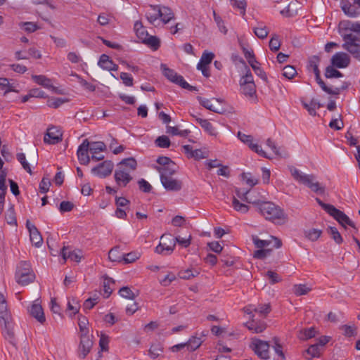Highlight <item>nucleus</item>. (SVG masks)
Segmentation results:
<instances>
[{"label":"nucleus","instance_id":"nucleus-12","mask_svg":"<svg viewBox=\"0 0 360 360\" xmlns=\"http://www.w3.org/2000/svg\"><path fill=\"white\" fill-rule=\"evenodd\" d=\"M26 227L29 231L30 238L32 243L37 248L41 247L43 243V238L37 227L29 220L26 221Z\"/></svg>","mask_w":360,"mask_h":360},{"label":"nucleus","instance_id":"nucleus-44","mask_svg":"<svg viewBox=\"0 0 360 360\" xmlns=\"http://www.w3.org/2000/svg\"><path fill=\"white\" fill-rule=\"evenodd\" d=\"M186 343L188 350L194 351L201 345L202 340L200 338L192 337Z\"/></svg>","mask_w":360,"mask_h":360},{"label":"nucleus","instance_id":"nucleus-63","mask_svg":"<svg viewBox=\"0 0 360 360\" xmlns=\"http://www.w3.org/2000/svg\"><path fill=\"white\" fill-rule=\"evenodd\" d=\"M316 333V330L314 327L304 329L303 331L301 332L302 336H301L300 338L303 340H308L312 338L315 337Z\"/></svg>","mask_w":360,"mask_h":360},{"label":"nucleus","instance_id":"nucleus-41","mask_svg":"<svg viewBox=\"0 0 360 360\" xmlns=\"http://www.w3.org/2000/svg\"><path fill=\"white\" fill-rule=\"evenodd\" d=\"M167 132L169 134H172V135H177L181 137H186L190 134V130H180L177 127H167Z\"/></svg>","mask_w":360,"mask_h":360},{"label":"nucleus","instance_id":"nucleus-49","mask_svg":"<svg viewBox=\"0 0 360 360\" xmlns=\"http://www.w3.org/2000/svg\"><path fill=\"white\" fill-rule=\"evenodd\" d=\"M198 101L204 108L211 111L219 112L218 110L211 103L210 100L202 98L201 96L197 97Z\"/></svg>","mask_w":360,"mask_h":360},{"label":"nucleus","instance_id":"nucleus-62","mask_svg":"<svg viewBox=\"0 0 360 360\" xmlns=\"http://www.w3.org/2000/svg\"><path fill=\"white\" fill-rule=\"evenodd\" d=\"M250 148L257 153L258 155H259L262 157L266 158H270L266 152L262 150V147L259 146L257 143H253L252 141L249 144Z\"/></svg>","mask_w":360,"mask_h":360},{"label":"nucleus","instance_id":"nucleus-14","mask_svg":"<svg viewBox=\"0 0 360 360\" xmlns=\"http://www.w3.org/2000/svg\"><path fill=\"white\" fill-rule=\"evenodd\" d=\"M253 243L257 248L266 249L265 248L269 247L273 243L272 247L275 248H279L282 245V242L278 238L271 236V240H261L257 236L252 238Z\"/></svg>","mask_w":360,"mask_h":360},{"label":"nucleus","instance_id":"nucleus-52","mask_svg":"<svg viewBox=\"0 0 360 360\" xmlns=\"http://www.w3.org/2000/svg\"><path fill=\"white\" fill-rule=\"evenodd\" d=\"M328 233L330 235L332 238L337 244H340L342 242V238L335 227H329Z\"/></svg>","mask_w":360,"mask_h":360},{"label":"nucleus","instance_id":"nucleus-19","mask_svg":"<svg viewBox=\"0 0 360 360\" xmlns=\"http://www.w3.org/2000/svg\"><path fill=\"white\" fill-rule=\"evenodd\" d=\"M163 187L168 191H179L182 188V182L180 180L173 179L172 176L161 178Z\"/></svg>","mask_w":360,"mask_h":360},{"label":"nucleus","instance_id":"nucleus-39","mask_svg":"<svg viewBox=\"0 0 360 360\" xmlns=\"http://www.w3.org/2000/svg\"><path fill=\"white\" fill-rule=\"evenodd\" d=\"M321 233V230L316 229H311L304 231L305 237L311 241L317 240Z\"/></svg>","mask_w":360,"mask_h":360},{"label":"nucleus","instance_id":"nucleus-5","mask_svg":"<svg viewBox=\"0 0 360 360\" xmlns=\"http://www.w3.org/2000/svg\"><path fill=\"white\" fill-rule=\"evenodd\" d=\"M150 7L153 11H155V15L146 13V16L147 20L152 25L154 24L158 18H160L165 24H167L174 18V13L169 7L160 5H150Z\"/></svg>","mask_w":360,"mask_h":360},{"label":"nucleus","instance_id":"nucleus-17","mask_svg":"<svg viewBox=\"0 0 360 360\" xmlns=\"http://www.w3.org/2000/svg\"><path fill=\"white\" fill-rule=\"evenodd\" d=\"M4 325L3 335L11 345H15V333L13 331V323L12 319L2 321Z\"/></svg>","mask_w":360,"mask_h":360},{"label":"nucleus","instance_id":"nucleus-32","mask_svg":"<svg viewBox=\"0 0 360 360\" xmlns=\"http://www.w3.org/2000/svg\"><path fill=\"white\" fill-rule=\"evenodd\" d=\"M32 78L37 84L45 88L49 89L53 87L51 79L44 75H32Z\"/></svg>","mask_w":360,"mask_h":360},{"label":"nucleus","instance_id":"nucleus-58","mask_svg":"<svg viewBox=\"0 0 360 360\" xmlns=\"http://www.w3.org/2000/svg\"><path fill=\"white\" fill-rule=\"evenodd\" d=\"M242 179L251 187L255 186L258 183L257 179L255 178L250 173H243Z\"/></svg>","mask_w":360,"mask_h":360},{"label":"nucleus","instance_id":"nucleus-40","mask_svg":"<svg viewBox=\"0 0 360 360\" xmlns=\"http://www.w3.org/2000/svg\"><path fill=\"white\" fill-rule=\"evenodd\" d=\"M113 63V61L110 59V57L105 54H102L99 58L98 65L103 69L108 70L110 68V66Z\"/></svg>","mask_w":360,"mask_h":360},{"label":"nucleus","instance_id":"nucleus-22","mask_svg":"<svg viewBox=\"0 0 360 360\" xmlns=\"http://www.w3.org/2000/svg\"><path fill=\"white\" fill-rule=\"evenodd\" d=\"M153 168L160 174V179L172 176L176 172V165L174 162L164 167L155 165Z\"/></svg>","mask_w":360,"mask_h":360},{"label":"nucleus","instance_id":"nucleus-24","mask_svg":"<svg viewBox=\"0 0 360 360\" xmlns=\"http://www.w3.org/2000/svg\"><path fill=\"white\" fill-rule=\"evenodd\" d=\"M316 81L322 89L323 91L330 95H338L340 93V89L338 87L330 88L326 86L325 82L321 79L320 72L315 75Z\"/></svg>","mask_w":360,"mask_h":360},{"label":"nucleus","instance_id":"nucleus-50","mask_svg":"<svg viewBox=\"0 0 360 360\" xmlns=\"http://www.w3.org/2000/svg\"><path fill=\"white\" fill-rule=\"evenodd\" d=\"M199 274V272L197 270H191V269H186L179 271V276L182 279H191Z\"/></svg>","mask_w":360,"mask_h":360},{"label":"nucleus","instance_id":"nucleus-15","mask_svg":"<svg viewBox=\"0 0 360 360\" xmlns=\"http://www.w3.org/2000/svg\"><path fill=\"white\" fill-rule=\"evenodd\" d=\"M350 58L345 52H338L331 58V64L338 68H345L350 63Z\"/></svg>","mask_w":360,"mask_h":360},{"label":"nucleus","instance_id":"nucleus-8","mask_svg":"<svg viewBox=\"0 0 360 360\" xmlns=\"http://www.w3.org/2000/svg\"><path fill=\"white\" fill-rule=\"evenodd\" d=\"M115 180L120 187H125L131 180L130 171L122 166H118L114 174Z\"/></svg>","mask_w":360,"mask_h":360},{"label":"nucleus","instance_id":"nucleus-27","mask_svg":"<svg viewBox=\"0 0 360 360\" xmlns=\"http://www.w3.org/2000/svg\"><path fill=\"white\" fill-rule=\"evenodd\" d=\"M193 117H195L197 122L200 125L202 128L204 129V130L208 133L210 135L215 136L217 134V131L214 129V127L212 126V124L209 122V120L205 119H202L200 117H197L195 115H192Z\"/></svg>","mask_w":360,"mask_h":360},{"label":"nucleus","instance_id":"nucleus-21","mask_svg":"<svg viewBox=\"0 0 360 360\" xmlns=\"http://www.w3.org/2000/svg\"><path fill=\"white\" fill-rule=\"evenodd\" d=\"M68 248L64 246L61 250V255L64 262L67 260V259H70L72 261L79 262L82 257V251L80 250H75L73 251H68Z\"/></svg>","mask_w":360,"mask_h":360},{"label":"nucleus","instance_id":"nucleus-51","mask_svg":"<svg viewBox=\"0 0 360 360\" xmlns=\"http://www.w3.org/2000/svg\"><path fill=\"white\" fill-rule=\"evenodd\" d=\"M16 157L17 160L22 165L23 169L26 170L29 174H32V169L30 167L29 163L26 161L25 155L23 153H18Z\"/></svg>","mask_w":360,"mask_h":360},{"label":"nucleus","instance_id":"nucleus-18","mask_svg":"<svg viewBox=\"0 0 360 360\" xmlns=\"http://www.w3.org/2000/svg\"><path fill=\"white\" fill-rule=\"evenodd\" d=\"M62 133L56 127H51L48 129L44 136V141L49 144H56L62 141Z\"/></svg>","mask_w":360,"mask_h":360},{"label":"nucleus","instance_id":"nucleus-36","mask_svg":"<svg viewBox=\"0 0 360 360\" xmlns=\"http://www.w3.org/2000/svg\"><path fill=\"white\" fill-rule=\"evenodd\" d=\"M118 166H122L125 168H127L130 173L134 172L137 166V162L134 158H129L124 159L119 164Z\"/></svg>","mask_w":360,"mask_h":360},{"label":"nucleus","instance_id":"nucleus-61","mask_svg":"<svg viewBox=\"0 0 360 360\" xmlns=\"http://www.w3.org/2000/svg\"><path fill=\"white\" fill-rule=\"evenodd\" d=\"M273 342H274V351L281 358L282 360H284L285 359V355H284V353L282 350V346L279 343V340L278 338H274L273 339Z\"/></svg>","mask_w":360,"mask_h":360},{"label":"nucleus","instance_id":"nucleus-45","mask_svg":"<svg viewBox=\"0 0 360 360\" xmlns=\"http://www.w3.org/2000/svg\"><path fill=\"white\" fill-rule=\"evenodd\" d=\"M19 26L23 27L25 31L28 33L34 32L40 28L37 23L33 22H22L19 23Z\"/></svg>","mask_w":360,"mask_h":360},{"label":"nucleus","instance_id":"nucleus-9","mask_svg":"<svg viewBox=\"0 0 360 360\" xmlns=\"http://www.w3.org/2000/svg\"><path fill=\"white\" fill-rule=\"evenodd\" d=\"M91 143L88 139H84L82 143L79 146L77 149V157L79 162L82 165H88L90 162V153Z\"/></svg>","mask_w":360,"mask_h":360},{"label":"nucleus","instance_id":"nucleus-60","mask_svg":"<svg viewBox=\"0 0 360 360\" xmlns=\"http://www.w3.org/2000/svg\"><path fill=\"white\" fill-rule=\"evenodd\" d=\"M296 74L295 68L291 65H286L283 70V75L288 79L293 78Z\"/></svg>","mask_w":360,"mask_h":360},{"label":"nucleus","instance_id":"nucleus-37","mask_svg":"<svg viewBox=\"0 0 360 360\" xmlns=\"http://www.w3.org/2000/svg\"><path fill=\"white\" fill-rule=\"evenodd\" d=\"M214 55L212 53H206L204 52L201 56L200 62L197 65L198 69H201L203 66H207L210 64L212 59L214 58Z\"/></svg>","mask_w":360,"mask_h":360},{"label":"nucleus","instance_id":"nucleus-43","mask_svg":"<svg viewBox=\"0 0 360 360\" xmlns=\"http://www.w3.org/2000/svg\"><path fill=\"white\" fill-rule=\"evenodd\" d=\"M292 290H293V292L297 296H301V295H307L311 290V288L307 287L304 284H298V285H295L293 286Z\"/></svg>","mask_w":360,"mask_h":360},{"label":"nucleus","instance_id":"nucleus-11","mask_svg":"<svg viewBox=\"0 0 360 360\" xmlns=\"http://www.w3.org/2000/svg\"><path fill=\"white\" fill-rule=\"evenodd\" d=\"M92 346L93 341L88 335H80V342L78 347L79 357L84 359L90 352Z\"/></svg>","mask_w":360,"mask_h":360},{"label":"nucleus","instance_id":"nucleus-42","mask_svg":"<svg viewBox=\"0 0 360 360\" xmlns=\"http://www.w3.org/2000/svg\"><path fill=\"white\" fill-rule=\"evenodd\" d=\"M89 324V321L85 316H79L78 318V326L80 330V335H88L89 328H87V325Z\"/></svg>","mask_w":360,"mask_h":360},{"label":"nucleus","instance_id":"nucleus-55","mask_svg":"<svg viewBox=\"0 0 360 360\" xmlns=\"http://www.w3.org/2000/svg\"><path fill=\"white\" fill-rule=\"evenodd\" d=\"M281 43L278 35L276 34H273L269 41V48L272 51H277L279 50Z\"/></svg>","mask_w":360,"mask_h":360},{"label":"nucleus","instance_id":"nucleus-46","mask_svg":"<svg viewBox=\"0 0 360 360\" xmlns=\"http://www.w3.org/2000/svg\"><path fill=\"white\" fill-rule=\"evenodd\" d=\"M232 205L235 210L242 213H246L249 210V207L245 204L240 202V201L235 197L233 198Z\"/></svg>","mask_w":360,"mask_h":360},{"label":"nucleus","instance_id":"nucleus-1","mask_svg":"<svg viewBox=\"0 0 360 360\" xmlns=\"http://www.w3.org/2000/svg\"><path fill=\"white\" fill-rule=\"evenodd\" d=\"M338 32L344 41L342 44V49L360 62V38L354 34L360 33V22L341 21L338 25Z\"/></svg>","mask_w":360,"mask_h":360},{"label":"nucleus","instance_id":"nucleus-4","mask_svg":"<svg viewBox=\"0 0 360 360\" xmlns=\"http://www.w3.org/2000/svg\"><path fill=\"white\" fill-rule=\"evenodd\" d=\"M191 236H189L188 238H181L180 236L172 238L171 235L163 234L161 236L160 240H164V242L160 243L155 248V252L162 255H169L173 252L176 243H178L184 248H187L191 244Z\"/></svg>","mask_w":360,"mask_h":360},{"label":"nucleus","instance_id":"nucleus-33","mask_svg":"<svg viewBox=\"0 0 360 360\" xmlns=\"http://www.w3.org/2000/svg\"><path fill=\"white\" fill-rule=\"evenodd\" d=\"M341 8L345 13V14L350 18H355L359 15V13L356 11V9L348 2L345 3L342 1Z\"/></svg>","mask_w":360,"mask_h":360},{"label":"nucleus","instance_id":"nucleus-6","mask_svg":"<svg viewBox=\"0 0 360 360\" xmlns=\"http://www.w3.org/2000/svg\"><path fill=\"white\" fill-rule=\"evenodd\" d=\"M134 30L137 37L142 43L146 44L153 50L158 49L160 46V39L155 36L149 35L141 22L136 21L134 23Z\"/></svg>","mask_w":360,"mask_h":360},{"label":"nucleus","instance_id":"nucleus-54","mask_svg":"<svg viewBox=\"0 0 360 360\" xmlns=\"http://www.w3.org/2000/svg\"><path fill=\"white\" fill-rule=\"evenodd\" d=\"M155 143L160 148H169L170 140L167 136L162 135L156 139Z\"/></svg>","mask_w":360,"mask_h":360},{"label":"nucleus","instance_id":"nucleus-48","mask_svg":"<svg viewBox=\"0 0 360 360\" xmlns=\"http://www.w3.org/2000/svg\"><path fill=\"white\" fill-rule=\"evenodd\" d=\"M141 256L138 252H131L127 254H123V261L125 264H129L135 262Z\"/></svg>","mask_w":360,"mask_h":360},{"label":"nucleus","instance_id":"nucleus-31","mask_svg":"<svg viewBox=\"0 0 360 360\" xmlns=\"http://www.w3.org/2000/svg\"><path fill=\"white\" fill-rule=\"evenodd\" d=\"M309 356H305L304 354V358L307 359H311L312 358H318L321 355V349L319 347V345H311L304 352Z\"/></svg>","mask_w":360,"mask_h":360},{"label":"nucleus","instance_id":"nucleus-30","mask_svg":"<svg viewBox=\"0 0 360 360\" xmlns=\"http://www.w3.org/2000/svg\"><path fill=\"white\" fill-rule=\"evenodd\" d=\"M241 91L245 96L256 101V86L255 84L240 85Z\"/></svg>","mask_w":360,"mask_h":360},{"label":"nucleus","instance_id":"nucleus-57","mask_svg":"<svg viewBox=\"0 0 360 360\" xmlns=\"http://www.w3.org/2000/svg\"><path fill=\"white\" fill-rule=\"evenodd\" d=\"M162 352V348L159 344L152 345L149 349V355L155 359Z\"/></svg>","mask_w":360,"mask_h":360},{"label":"nucleus","instance_id":"nucleus-29","mask_svg":"<svg viewBox=\"0 0 360 360\" xmlns=\"http://www.w3.org/2000/svg\"><path fill=\"white\" fill-rule=\"evenodd\" d=\"M302 105L308 111L310 115H316V109H319L322 105L317 100L312 98L309 103L302 101Z\"/></svg>","mask_w":360,"mask_h":360},{"label":"nucleus","instance_id":"nucleus-25","mask_svg":"<svg viewBox=\"0 0 360 360\" xmlns=\"http://www.w3.org/2000/svg\"><path fill=\"white\" fill-rule=\"evenodd\" d=\"M11 318V316L8 310L7 302L5 297L0 292V320L5 321Z\"/></svg>","mask_w":360,"mask_h":360},{"label":"nucleus","instance_id":"nucleus-23","mask_svg":"<svg viewBox=\"0 0 360 360\" xmlns=\"http://www.w3.org/2000/svg\"><path fill=\"white\" fill-rule=\"evenodd\" d=\"M161 69L162 70L164 75L169 81L179 85L180 79L184 78L181 75H178L174 70L167 68V66L164 64L161 65Z\"/></svg>","mask_w":360,"mask_h":360},{"label":"nucleus","instance_id":"nucleus-34","mask_svg":"<svg viewBox=\"0 0 360 360\" xmlns=\"http://www.w3.org/2000/svg\"><path fill=\"white\" fill-rule=\"evenodd\" d=\"M339 329L342 331V335L345 337L350 338L356 335V327L354 324L342 325L339 327Z\"/></svg>","mask_w":360,"mask_h":360},{"label":"nucleus","instance_id":"nucleus-47","mask_svg":"<svg viewBox=\"0 0 360 360\" xmlns=\"http://www.w3.org/2000/svg\"><path fill=\"white\" fill-rule=\"evenodd\" d=\"M325 77L326 78H339L343 77V75L332 66H328L326 68Z\"/></svg>","mask_w":360,"mask_h":360},{"label":"nucleus","instance_id":"nucleus-28","mask_svg":"<svg viewBox=\"0 0 360 360\" xmlns=\"http://www.w3.org/2000/svg\"><path fill=\"white\" fill-rule=\"evenodd\" d=\"M245 326L255 333H259L263 332L266 328V324L264 321H255L252 320L251 321L247 322Z\"/></svg>","mask_w":360,"mask_h":360},{"label":"nucleus","instance_id":"nucleus-3","mask_svg":"<svg viewBox=\"0 0 360 360\" xmlns=\"http://www.w3.org/2000/svg\"><path fill=\"white\" fill-rule=\"evenodd\" d=\"M289 169L292 176L296 181L306 186L318 195H323L325 193V187L316 181L315 175L304 174L292 166L290 167Z\"/></svg>","mask_w":360,"mask_h":360},{"label":"nucleus","instance_id":"nucleus-20","mask_svg":"<svg viewBox=\"0 0 360 360\" xmlns=\"http://www.w3.org/2000/svg\"><path fill=\"white\" fill-rule=\"evenodd\" d=\"M31 316L34 317L40 323L43 324L46 321L44 310L41 305L35 301L28 309Z\"/></svg>","mask_w":360,"mask_h":360},{"label":"nucleus","instance_id":"nucleus-10","mask_svg":"<svg viewBox=\"0 0 360 360\" xmlns=\"http://www.w3.org/2000/svg\"><path fill=\"white\" fill-rule=\"evenodd\" d=\"M113 167V163L111 161L106 160L92 168L91 172L101 178H105L112 173Z\"/></svg>","mask_w":360,"mask_h":360},{"label":"nucleus","instance_id":"nucleus-13","mask_svg":"<svg viewBox=\"0 0 360 360\" xmlns=\"http://www.w3.org/2000/svg\"><path fill=\"white\" fill-rule=\"evenodd\" d=\"M328 214L336 219L342 226L347 224L356 229L354 223L343 212L338 210L334 206Z\"/></svg>","mask_w":360,"mask_h":360},{"label":"nucleus","instance_id":"nucleus-2","mask_svg":"<svg viewBox=\"0 0 360 360\" xmlns=\"http://www.w3.org/2000/svg\"><path fill=\"white\" fill-rule=\"evenodd\" d=\"M257 210L265 219L278 225L284 224L288 217L284 210L278 205L270 201H257L255 204Z\"/></svg>","mask_w":360,"mask_h":360},{"label":"nucleus","instance_id":"nucleus-35","mask_svg":"<svg viewBox=\"0 0 360 360\" xmlns=\"http://www.w3.org/2000/svg\"><path fill=\"white\" fill-rule=\"evenodd\" d=\"M255 34L259 39H265L268 34L269 30L266 26L263 23H258L257 26L253 29Z\"/></svg>","mask_w":360,"mask_h":360},{"label":"nucleus","instance_id":"nucleus-16","mask_svg":"<svg viewBox=\"0 0 360 360\" xmlns=\"http://www.w3.org/2000/svg\"><path fill=\"white\" fill-rule=\"evenodd\" d=\"M105 148L106 146L103 142H91L90 147L91 158L95 161L103 160L104 158V155L102 154V152L105 150Z\"/></svg>","mask_w":360,"mask_h":360},{"label":"nucleus","instance_id":"nucleus-56","mask_svg":"<svg viewBox=\"0 0 360 360\" xmlns=\"http://www.w3.org/2000/svg\"><path fill=\"white\" fill-rule=\"evenodd\" d=\"M249 192H250V191H242L240 189H238V188L236 190V195L239 198H240L243 201L255 205L257 202L253 201L249 198V197H248Z\"/></svg>","mask_w":360,"mask_h":360},{"label":"nucleus","instance_id":"nucleus-64","mask_svg":"<svg viewBox=\"0 0 360 360\" xmlns=\"http://www.w3.org/2000/svg\"><path fill=\"white\" fill-rule=\"evenodd\" d=\"M271 311L270 304H260L256 307V312L259 313L261 316H266Z\"/></svg>","mask_w":360,"mask_h":360},{"label":"nucleus","instance_id":"nucleus-7","mask_svg":"<svg viewBox=\"0 0 360 360\" xmlns=\"http://www.w3.org/2000/svg\"><path fill=\"white\" fill-rule=\"evenodd\" d=\"M250 347L261 359H268L269 358V344L268 342L254 338L252 340Z\"/></svg>","mask_w":360,"mask_h":360},{"label":"nucleus","instance_id":"nucleus-59","mask_svg":"<svg viewBox=\"0 0 360 360\" xmlns=\"http://www.w3.org/2000/svg\"><path fill=\"white\" fill-rule=\"evenodd\" d=\"M6 220L8 224L11 225H16L17 221L15 216V211L13 207H10L7 210V213L6 214Z\"/></svg>","mask_w":360,"mask_h":360},{"label":"nucleus","instance_id":"nucleus-26","mask_svg":"<svg viewBox=\"0 0 360 360\" xmlns=\"http://www.w3.org/2000/svg\"><path fill=\"white\" fill-rule=\"evenodd\" d=\"M15 277L17 279V282L22 285H26L30 283H32L35 278L34 274H27V273H22L21 271H16Z\"/></svg>","mask_w":360,"mask_h":360},{"label":"nucleus","instance_id":"nucleus-53","mask_svg":"<svg viewBox=\"0 0 360 360\" xmlns=\"http://www.w3.org/2000/svg\"><path fill=\"white\" fill-rule=\"evenodd\" d=\"M247 70L246 73L244 76L241 77L240 79V85L245 84H255L253 80V76L251 73L250 70L245 66Z\"/></svg>","mask_w":360,"mask_h":360},{"label":"nucleus","instance_id":"nucleus-38","mask_svg":"<svg viewBox=\"0 0 360 360\" xmlns=\"http://www.w3.org/2000/svg\"><path fill=\"white\" fill-rule=\"evenodd\" d=\"M108 257L112 262H120L123 261V255L120 252L118 247H115L109 251Z\"/></svg>","mask_w":360,"mask_h":360}]
</instances>
